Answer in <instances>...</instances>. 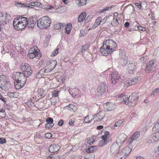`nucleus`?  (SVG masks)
Segmentation results:
<instances>
[{
	"instance_id": "nucleus-25",
	"label": "nucleus",
	"mask_w": 159,
	"mask_h": 159,
	"mask_svg": "<svg viewBox=\"0 0 159 159\" xmlns=\"http://www.w3.org/2000/svg\"><path fill=\"white\" fill-rule=\"evenodd\" d=\"M150 140L152 143L158 141L159 140V134L155 133L151 138Z\"/></svg>"
},
{
	"instance_id": "nucleus-56",
	"label": "nucleus",
	"mask_w": 159,
	"mask_h": 159,
	"mask_svg": "<svg viewBox=\"0 0 159 159\" xmlns=\"http://www.w3.org/2000/svg\"><path fill=\"white\" fill-rule=\"evenodd\" d=\"M159 129V124H156L153 128V129L154 130L155 129Z\"/></svg>"
},
{
	"instance_id": "nucleus-18",
	"label": "nucleus",
	"mask_w": 159,
	"mask_h": 159,
	"mask_svg": "<svg viewBox=\"0 0 159 159\" xmlns=\"http://www.w3.org/2000/svg\"><path fill=\"white\" fill-rule=\"evenodd\" d=\"M119 146L116 143H114L111 146L110 149L111 152L116 154L119 151Z\"/></svg>"
},
{
	"instance_id": "nucleus-50",
	"label": "nucleus",
	"mask_w": 159,
	"mask_h": 159,
	"mask_svg": "<svg viewBox=\"0 0 159 159\" xmlns=\"http://www.w3.org/2000/svg\"><path fill=\"white\" fill-rule=\"evenodd\" d=\"M59 50V49L57 48L52 53V56H55L56 55H57L58 53V50Z\"/></svg>"
},
{
	"instance_id": "nucleus-20",
	"label": "nucleus",
	"mask_w": 159,
	"mask_h": 159,
	"mask_svg": "<svg viewBox=\"0 0 159 159\" xmlns=\"http://www.w3.org/2000/svg\"><path fill=\"white\" fill-rule=\"evenodd\" d=\"M140 132L139 131H137L134 133L130 139V143H131L134 141L136 140L140 136Z\"/></svg>"
},
{
	"instance_id": "nucleus-31",
	"label": "nucleus",
	"mask_w": 159,
	"mask_h": 159,
	"mask_svg": "<svg viewBox=\"0 0 159 159\" xmlns=\"http://www.w3.org/2000/svg\"><path fill=\"white\" fill-rule=\"evenodd\" d=\"M136 65L137 63L134 61H133L132 63H130L128 64V69L134 70Z\"/></svg>"
},
{
	"instance_id": "nucleus-54",
	"label": "nucleus",
	"mask_w": 159,
	"mask_h": 159,
	"mask_svg": "<svg viewBox=\"0 0 159 159\" xmlns=\"http://www.w3.org/2000/svg\"><path fill=\"white\" fill-rule=\"evenodd\" d=\"M45 137L46 138L50 139L52 137V135L50 133H48L45 134Z\"/></svg>"
},
{
	"instance_id": "nucleus-10",
	"label": "nucleus",
	"mask_w": 159,
	"mask_h": 159,
	"mask_svg": "<svg viewBox=\"0 0 159 159\" xmlns=\"http://www.w3.org/2000/svg\"><path fill=\"white\" fill-rule=\"evenodd\" d=\"M107 88V86L105 83L100 84L97 89L96 94L98 96H102L104 93Z\"/></svg>"
},
{
	"instance_id": "nucleus-23",
	"label": "nucleus",
	"mask_w": 159,
	"mask_h": 159,
	"mask_svg": "<svg viewBox=\"0 0 159 159\" xmlns=\"http://www.w3.org/2000/svg\"><path fill=\"white\" fill-rule=\"evenodd\" d=\"M138 77L136 76L134 78L132 79L126 83L125 85L127 87L138 83Z\"/></svg>"
},
{
	"instance_id": "nucleus-24",
	"label": "nucleus",
	"mask_w": 159,
	"mask_h": 159,
	"mask_svg": "<svg viewBox=\"0 0 159 159\" xmlns=\"http://www.w3.org/2000/svg\"><path fill=\"white\" fill-rule=\"evenodd\" d=\"M104 107L107 111H111L114 109V105L111 102H107L104 104Z\"/></svg>"
},
{
	"instance_id": "nucleus-13",
	"label": "nucleus",
	"mask_w": 159,
	"mask_h": 159,
	"mask_svg": "<svg viewBox=\"0 0 159 159\" xmlns=\"http://www.w3.org/2000/svg\"><path fill=\"white\" fill-rule=\"evenodd\" d=\"M22 7H26V8L32 7L31 6L33 7H40L41 5V4L39 2H30L29 3L20 4Z\"/></svg>"
},
{
	"instance_id": "nucleus-62",
	"label": "nucleus",
	"mask_w": 159,
	"mask_h": 159,
	"mask_svg": "<svg viewBox=\"0 0 159 159\" xmlns=\"http://www.w3.org/2000/svg\"><path fill=\"white\" fill-rule=\"evenodd\" d=\"M74 121L72 120H70L69 122V124L70 126H72L74 125Z\"/></svg>"
},
{
	"instance_id": "nucleus-64",
	"label": "nucleus",
	"mask_w": 159,
	"mask_h": 159,
	"mask_svg": "<svg viewBox=\"0 0 159 159\" xmlns=\"http://www.w3.org/2000/svg\"><path fill=\"white\" fill-rule=\"evenodd\" d=\"M0 99L3 102L6 101L5 99L3 98L2 95L0 94Z\"/></svg>"
},
{
	"instance_id": "nucleus-14",
	"label": "nucleus",
	"mask_w": 159,
	"mask_h": 159,
	"mask_svg": "<svg viewBox=\"0 0 159 159\" xmlns=\"http://www.w3.org/2000/svg\"><path fill=\"white\" fill-rule=\"evenodd\" d=\"M8 15L6 13L0 12V26L4 25L7 23V17Z\"/></svg>"
},
{
	"instance_id": "nucleus-41",
	"label": "nucleus",
	"mask_w": 159,
	"mask_h": 159,
	"mask_svg": "<svg viewBox=\"0 0 159 159\" xmlns=\"http://www.w3.org/2000/svg\"><path fill=\"white\" fill-rule=\"evenodd\" d=\"M5 112L2 109L0 110V118H5Z\"/></svg>"
},
{
	"instance_id": "nucleus-3",
	"label": "nucleus",
	"mask_w": 159,
	"mask_h": 159,
	"mask_svg": "<svg viewBox=\"0 0 159 159\" xmlns=\"http://www.w3.org/2000/svg\"><path fill=\"white\" fill-rule=\"evenodd\" d=\"M51 21L48 16H44L37 20V26L41 29L47 28L50 26Z\"/></svg>"
},
{
	"instance_id": "nucleus-42",
	"label": "nucleus",
	"mask_w": 159,
	"mask_h": 159,
	"mask_svg": "<svg viewBox=\"0 0 159 159\" xmlns=\"http://www.w3.org/2000/svg\"><path fill=\"white\" fill-rule=\"evenodd\" d=\"M159 92V88H157L154 89L152 91L151 96H155Z\"/></svg>"
},
{
	"instance_id": "nucleus-36",
	"label": "nucleus",
	"mask_w": 159,
	"mask_h": 159,
	"mask_svg": "<svg viewBox=\"0 0 159 159\" xmlns=\"http://www.w3.org/2000/svg\"><path fill=\"white\" fill-rule=\"evenodd\" d=\"M46 159H60L58 154L51 155L48 157Z\"/></svg>"
},
{
	"instance_id": "nucleus-45",
	"label": "nucleus",
	"mask_w": 159,
	"mask_h": 159,
	"mask_svg": "<svg viewBox=\"0 0 159 159\" xmlns=\"http://www.w3.org/2000/svg\"><path fill=\"white\" fill-rule=\"evenodd\" d=\"M46 121L48 123L53 124L52 123L53 121V119L51 117H48L46 119Z\"/></svg>"
},
{
	"instance_id": "nucleus-34",
	"label": "nucleus",
	"mask_w": 159,
	"mask_h": 159,
	"mask_svg": "<svg viewBox=\"0 0 159 159\" xmlns=\"http://www.w3.org/2000/svg\"><path fill=\"white\" fill-rule=\"evenodd\" d=\"M76 2L80 6H84L86 4V0H77Z\"/></svg>"
},
{
	"instance_id": "nucleus-46",
	"label": "nucleus",
	"mask_w": 159,
	"mask_h": 159,
	"mask_svg": "<svg viewBox=\"0 0 159 159\" xmlns=\"http://www.w3.org/2000/svg\"><path fill=\"white\" fill-rule=\"evenodd\" d=\"M44 8L46 11L52 10L54 8V7L51 6H45Z\"/></svg>"
},
{
	"instance_id": "nucleus-33",
	"label": "nucleus",
	"mask_w": 159,
	"mask_h": 159,
	"mask_svg": "<svg viewBox=\"0 0 159 159\" xmlns=\"http://www.w3.org/2000/svg\"><path fill=\"white\" fill-rule=\"evenodd\" d=\"M19 93L16 92L10 93H8V96L10 98H17L19 97Z\"/></svg>"
},
{
	"instance_id": "nucleus-48",
	"label": "nucleus",
	"mask_w": 159,
	"mask_h": 159,
	"mask_svg": "<svg viewBox=\"0 0 159 159\" xmlns=\"http://www.w3.org/2000/svg\"><path fill=\"white\" fill-rule=\"evenodd\" d=\"M102 17H98L96 19L95 23L96 24H98L99 25L100 24H101V20Z\"/></svg>"
},
{
	"instance_id": "nucleus-7",
	"label": "nucleus",
	"mask_w": 159,
	"mask_h": 159,
	"mask_svg": "<svg viewBox=\"0 0 159 159\" xmlns=\"http://www.w3.org/2000/svg\"><path fill=\"white\" fill-rule=\"evenodd\" d=\"M21 70L23 72L26 77H28L31 75L33 72V70L30 65L26 63H22L20 67Z\"/></svg>"
},
{
	"instance_id": "nucleus-30",
	"label": "nucleus",
	"mask_w": 159,
	"mask_h": 159,
	"mask_svg": "<svg viewBox=\"0 0 159 159\" xmlns=\"http://www.w3.org/2000/svg\"><path fill=\"white\" fill-rule=\"evenodd\" d=\"M72 29V25L70 23L67 24L65 25V29L66 33L67 34L70 33L71 30Z\"/></svg>"
},
{
	"instance_id": "nucleus-32",
	"label": "nucleus",
	"mask_w": 159,
	"mask_h": 159,
	"mask_svg": "<svg viewBox=\"0 0 159 159\" xmlns=\"http://www.w3.org/2000/svg\"><path fill=\"white\" fill-rule=\"evenodd\" d=\"M134 7L133 5L131 4L128 5L126 6L124 10H126L129 12L132 13L133 11Z\"/></svg>"
},
{
	"instance_id": "nucleus-38",
	"label": "nucleus",
	"mask_w": 159,
	"mask_h": 159,
	"mask_svg": "<svg viewBox=\"0 0 159 159\" xmlns=\"http://www.w3.org/2000/svg\"><path fill=\"white\" fill-rule=\"evenodd\" d=\"M121 152V151H119L116 154H117V156L119 157V159H122L123 157L126 156L125 155H124V153H122Z\"/></svg>"
},
{
	"instance_id": "nucleus-61",
	"label": "nucleus",
	"mask_w": 159,
	"mask_h": 159,
	"mask_svg": "<svg viewBox=\"0 0 159 159\" xmlns=\"http://www.w3.org/2000/svg\"><path fill=\"white\" fill-rule=\"evenodd\" d=\"M147 124H149L148 125H151L152 123V121L150 119H148L147 120Z\"/></svg>"
},
{
	"instance_id": "nucleus-44",
	"label": "nucleus",
	"mask_w": 159,
	"mask_h": 159,
	"mask_svg": "<svg viewBox=\"0 0 159 159\" xmlns=\"http://www.w3.org/2000/svg\"><path fill=\"white\" fill-rule=\"evenodd\" d=\"M111 7H106L100 10L99 11V12L102 13L104 11L109 10H111Z\"/></svg>"
},
{
	"instance_id": "nucleus-4",
	"label": "nucleus",
	"mask_w": 159,
	"mask_h": 159,
	"mask_svg": "<svg viewBox=\"0 0 159 159\" xmlns=\"http://www.w3.org/2000/svg\"><path fill=\"white\" fill-rule=\"evenodd\" d=\"M112 83L113 84H119L122 80V78L118 72L115 70L112 71L111 74Z\"/></svg>"
},
{
	"instance_id": "nucleus-26",
	"label": "nucleus",
	"mask_w": 159,
	"mask_h": 159,
	"mask_svg": "<svg viewBox=\"0 0 159 159\" xmlns=\"http://www.w3.org/2000/svg\"><path fill=\"white\" fill-rule=\"evenodd\" d=\"M131 150V149L129 146H127L123 149L121 152L123 154L124 153V155L126 156L129 153Z\"/></svg>"
},
{
	"instance_id": "nucleus-5",
	"label": "nucleus",
	"mask_w": 159,
	"mask_h": 159,
	"mask_svg": "<svg viewBox=\"0 0 159 159\" xmlns=\"http://www.w3.org/2000/svg\"><path fill=\"white\" fill-rule=\"evenodd\" d=\"M103 43V47H106L107 49H109L112 52L115 51L117 44L113 41L108 39L105 41Z\"/></svg>"
},
{
	"instance_id": "nucleus-52",
	"label": "nucleus",
	"mask_w": 159,
	"mask_h": 159,
	"mask_svg": "<svg viewBox=\"0 0 159 159\" xmlns=\"http://www.w3.org/2000/svg\"><path fill=\"white\" fill-rule=\"evenodd\" d=\"M6 142V140L5 138H0V144H2Z\"/></svg>"
},
{
	"instance_id": "nucleus-59",
	"label": "nucleus",
	"mask_w": 159,
	"mask_h": 159,
	"mask_svg": "<svg viewBox=\"0 0 159 159\" xmlns=\"http://www.w3.org/2000/svg\"><path fill=\"white\" fill-rule=\"evenodd\" d=\"M82 157L80 155L75 156L72 159H81Z\"/></svg>"
},
{
	"instance_id": "nucleus-60",
	"label": "nucleus",
	"mask_w": 159,
	"mask_h": 159,
	"mask_svg": "<svg viewBox=\"0 0 159 159\" xmlns=\"http://www.w3.org/2000/svg\"><path fill=\"white\" fill-rule=\"evenodd\" d=\"M34 102H32V100H30L27 102V104L29 106H32L33 104H34Z\"/></svg>"
},
{
	"instance_id": "nucleus-17",
	"label": "nucleus",
	"mask_w": 159,
	"mask_h": 159,
	"mask_svg": "<svg viewBox=\"0 0 159 159\" xmlns=\"http://www.w3.org/2000/svg\"><path fill=\"white\" fill-rule=\"evenodd\" d=\"M26 80L24 79L23 81H16L15 82V86L16 89H19L23 88L25 84Z\"/></svg>"
},
{
	"instance_id": "nucleus-51",
	"label": "nucleus",
	"mask_w": 159,
	"mask_h": 159,
	"mask_svg": "<svg viewBox=\"0 0 159 159\" xmlns=\"http://www.w3.org/2000/svg\"><path fill=\"white\" fill-rule=\"evenodd\" d=\"M53 126V124L47 123L45 127L46 128L50 129L52 128Z\"/></svg>"
},
{
	"instance_id": "nucleus-16",
	"label": "nucleus",
	"mask_w": 159,
	"mask_h": 159,
	"mask_svg": "<svg viewBox=\"0 0 159 159\" xmlns=\"http://www.w3.org/2000/svg\"><path fill=\"white\" fill-rule=\"evenodd\" d=\"M15 80L16 81H23V79H25L26 80V76L23 73L17 72L15 73Z\"/></svg>"
},
{
	"instance_id": "nucleus-8",
	"label": "nucleus",
	"mask_w": 159,
	"mask_h": 159,
	"mask_svg": "<svg viewBox=\"0 0 159 159\" xmlns=\"http://www.w3.org/2000/svg\"><path fill=\"white\" fill-rule=\"evenodd\" d=\"M35 48H36V46H34L33 48H31L29 51L28 57L30 59H33L35 57H36L37 58H38L41 57L39 49H36Z\"/></svg>"
},
{
	"instance_id": "nucleus-37",
	"label": "nucleus",
	"mask_w": 159,
	"mask_h": 159,
	"mask_svg": "<svg viewBox=\"0 0 159 159\" xmlns=\"http://www.w3.org/2000/svg\"><path fill=\"white\" fill-rule=\"evenodd\" d=\"M119 23V22L116 17H114L112 21L111 22V24L113 26L117 25Z\"/></svg>"
},
{
	"instance_id": "nucleus-53",
	"label": "nucleus",
	"mask_w": 159,
	"mask_h": 159,
	"mask_svg": "<svg viewBox=\"0 0 159 159\" xmlns=\"http://www.w3.org/2000/svg\"><path fill=\"white\" fill-rule=\"evenodd\" d=\"M137 28L140 31H144L146 30V28H145L141 26H138Z\"/></svg>"
},
{
	"instance_id": "nucleus-27",
	"label": "nucleus",
	"mask_w": 159,
	"mask_h": 159,
	"mask_svg": "<svg viewBox=\"0 0 159 159\" xmlns=\"http://www.w3.org/2000/svg\"><path fill=\"white\" fill-rule=\"evenodd\" d=\"M52 70L50 69L47 66L43 68L40 70V73L44 74H48L50 73Z\"/></svg>"
},
{
	"instance_id": "nucleus-29",
	"label": "nucleus",
	"mask_w": 159,
	"mask_h": 159,
	"mask_svg": "<svg viewBox=\"0 0 159 159\" xmlns=\"http://www.w3.org/2000/svg\"><path fill=\"white\" fill-rule=\"evenodd\" d=\"M86 15V13L85 12L81 13L79 16L78 21L80 22H83L85 19Z\"/></svg>"
},
{
	"instance_id": "nucleus-55",
	"label": "nucleus",
	"mask_w": 159,
	"mask_h": 159,
	"mask_svg": "<svg viewBox=\"0 0 159 159\" xmlns=\"http://www.w3.org/2000/svg\"><path fill=\"white\" fill-rule=\"evenodd\" d=\"M107 19V17H105L102 20H101V23L102 25L104 24L106 21Z\"/></svg>"
},
{
	"instance_id": "nucleus-49",
	"label": "nucleus",
	"mask_w": 159,
	"mask_h": 159,
	"mask_svg": "<svg viewBox=\"0 0 159 159\" xmlns=\"http://www.w3.org/2000/svg\"><path fill=\"white\" fill-rule=\"evenodd\" d=\"M122 123V120H119L115 123L114 124V126L116 127L119 126L121 125Z\"/></svg>"
},
{
	"instance_id": "nucleus-6",
	"label": "nucleus",
	"mask_w": 159,
	"mask_h": 159,
	"mask_svg": "<svg viewBox=\"0 0 159 159\" xmlns=\"http://www.w3.org/2000/svg\"><path fill=\"white\" fill-rule=\"evenodd\" d=\"M101 138L102 140L99 141L98 144L99 147H102L111 141L109 133L108 131H105L104 135L102 136Z\"/></svg>"
},
{
	"instance_id": "nucleus-1",
	"label": "nucleus",
	"mask_w": 159,
	"mask_h": 159,
	"mask_svg": "<svg viewBox=\"0 0 159 159\" xmlns=\"http://www.w3.org/2000/svg\"><path fill=\"white\" fill-rule=\"evenodd\" d=\"M139 98V94L136 93H132L128 97L127 95L123 94L120 96V101L123 103L129 106H134Z\"/></svg>"
},
{
	"instance_id": "nucleus-15",
	"label": "nucleus",
	"mask_w": 159,
	"mask_h": 159,
	"mask_svg": "<svg viewBox=\"0 0 159 159\" xmlns=\"http://www.w3.org/2000/svg\"><path fill=\"white\" fill-rule=\"evenodd\" d=\"M156 61L152 60L149 61L146 65L145 68V71L147 73L150 72L154 67V65L156 63Z\"/></svg>"
},
{
	"instance_id": "nucleus-28",
	"label": "nucleus",
	"mask_w": 159,
	"mask_h": 159,
	"mask_svg": "<svg viewBox=\"0 0 159 159\" xmlns=\"http://www.w3.org/2000/svg\"><path fill=\"white\" fill-rule=\"evenodd\" d=\"M93 116L91 115H88L85 117L84 121L86 123H89L93 121Z\"/></svg>"
},
{
	"instance_id": "nucleus-2",
	"label": "nucleus",
	"mask_w": 159,
	"mask_h": 159,
	"mask_svg": "<svg viewBox=\"0 0 159 159\" xmlns=\"http://www.w3.org/2000/svg\"><path fill=\"white\" fill-rule=\"evenodd\" d=\"M27 18L20 16L17 17L14 19L13 21V25L16 30H20L25 28L26 26Z\"/></svg>"
},
{
	"instance_id": "nucleus-22",
	"label": "nucleus",
	"mask_w": 159,
	"mask_h": 159,
	"mask_svg": "<svg viewBox=\"0 0 159 159\" xmlns=\"http://www.w3.org/2000/svg\"><path fill=\"white\" fill-rule=\"evenodd\" d=\"M57 64V61L56 60H52L47 62V66L50 69L52 70Z\"/></svg>"
},
{
	"instance_id": "nucleus-11",
	"label": "nucleus",
	"mask_w": 159,
	"mask_h": 159,
	"mask_svg": "<svg viewBox=\"0 0 159 159\" xmlns=\"http://www.w3.org/2000/svg\"><path fill=\"white\" fill-rule=\"evenodd\" d=\"M36 22L37 23V20L35 17L30 18L28 20L27 19L26 26L29 28L33 29L36 25Z\"/></svg>"
},
{
	"instance_id": "nucleus-19",
	"label": "nucleus",
	"mask_w": 159,
	"mask_h": 159,
	"mask_svg": "<svg viewBox=\"0 0 159 159\" xmlns=\"http://www.w3.org/2000/svg\"><path fill=\"white\" fill-rule=\"evenodd\" d=\"M60 148V147L55 144H53L49 147V151L51 152H55L58 151Z\"/></svg>"
},
{
	"instance_id": "nucleus-35",
	"label": "nucleus",
	"mask_w": 159,
	"mask_h": 159,
	"mask_svg": "<svg viewBox=\"0 0 159 159\" xmlns=\"http://www.w3.org/2000/svg\"><path fill=\"white\" fill-rule=\"evenodd\" d=\"M96 148L95 146H92L89 148H88L86 150V152L88 153L93 152L94 151V148Z\"/></svg>"
},
{
	"instance_id": "nucleus-57",
	"label": "nucleus",
	"mask_w": 159,
	"mask_h": 159,
	"mask_svg": "<svg viewBox=\"0 0 159 159\" xmlns=\"http://www.w3.org/2000/svg\"><path fill=\"white\" fill-rule=\"evenodd\" d=\"M64 123V121L62 120H60L58 123V125L60 126H61L63 125Z\"/></svg>"
},
{
	"instance_id": "nucleus-21",
	"label": "nucleus",
	"mask_w": 159,
	"mask_h": 159,
	"mask_svg": "<svg viewBox=\"0 0 159 159\" xmlns=\"http://www.w3.org/2000/svg\"><path fill=\"white\" fill-rule=\"evenodd\" d=\"M100 52L103 56H107L109 54L111 53L109 49H107L106 47H103V45L100 48Z\"/></svg>"
},
{
	"instance_id": "nucleus-40",
	"label": "nucleus",
	"mask_w": 159,
	"mask_h": 159,
	"mask_svg": "<svg viewBox=\"0 0 159 159\" xmlns=\"http://www.w3.org/2000/svg\"><path fill=\"white\" fill-rule=\"evenodd\" d=\"M87 34V31L85 29H83L80 31V35L81 36H84Z\"/></svg>"
},
{
	"instance_id": "nucleus-63",
	"label": "nucleus",
	"mask_w": 159,
	"mask_h": 159,
	"mask_svg": "<svg viewBox=\"0 0 159 159\" xmlns=\"http://www.w3.org/2000/svg\"><path fill=\"white\" fill-rule=\"evenodd\" d=\"M128 72L130 74H133L134 71V70L128 69Z\"/></svg>"
},
{
	"instance_id": "nucleus-9",
	"label": "nucleus",
	"mask_w": 159,
	"mask_h": 159,
	"mask_svg": "<svg viewBox=\"0 0 159 159\" xmlns=\"http://www.w3.org/2000/svg\"><path fill=\"white\" fill-rule=\"evenodd\" d=\"M7 77L5 75L0 76V88L3 90L8 89L10 83L7 81Z\"/></svg>"
},
{
	"instance_id": "nucleus-12",
	"label": "nucleus",
	"mask_w": 159,
	"mask_h": 159,
	"mask_svg": "<svg viewBox=\"0 0 159 159\" xmlns=\"http://www.w3.org/2000/svg\"><path fill=\"white\" fill-rule=\"evenodd\" d=\"M105 116L104 111H100L98 114L93 116L94 121H99L103 119Z\"/></svg>"
},
{
	"instance_id": "nucleus-43",
	"label": "nucleus",
	"mask_w": 159,
	"mask_h": 159,
	"mask_svg": "<svg viewBox=\"0 0 159 159\" xmlns=\"http://www.w3.org/2000/svg\"><path fill=\"white\" fill-rule=\"evenodd\" d=\"M135 5L137 7L139 10H143V8L140 2H136L134 3Z\"/></svg>"
},
{
	"instance_id": "nucleus-39",
	"label": "nucleus",
	"mask_w": 159,
	"mask_h": 159,
	"mask_svg": "<svg viewBox=\"0 0 159 159\" xmlns=\"http://www.w3.org/2000/svg\"><path fill=\"white\" fill-rule=\"evenodd\" d=\"M65 25V24H63L61 23H57L54 26V28L55 29H58L62 28L63 26Z\"/></svg>"
},
{
	"instance_id": "nucleus-58",
	"label": "nucleus",
	"mask_w": 159,
	"mask_h": 159,
	"mask_svg": "<svg viewBox=\"0 0 159 159\" xmlns=\"http://www.w3.org/2000/svg\"><path fill=\"white\" fill-rule=\"evenodd\" d=\"M58 93L59 92L58 91H55L52 92L53 96H54L55 97H57L58 95Z\"/></svg>"
},
{
	"instance_id": "nucleus-47",
	"label": "nucleus",
	"mask_w": 159,
	"mask_h": 159,
	"mask_svg": "<svg viewBox=\"0 0 159 159\" xmlns=\"http://www.w3.org/2000/svg\"><path fill=\"white\" fill-rule=\"evenodd\" d=\"M44 73H40V70L39 72L36 74V76L37 78H40L42 77L44 75Z\"/></svg>"
}]
</instances>
